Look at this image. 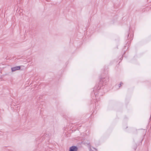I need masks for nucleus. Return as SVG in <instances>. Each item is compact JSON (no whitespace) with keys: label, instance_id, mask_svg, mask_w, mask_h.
I'll use <instances>...</instances> for the list:
<instances>
[{"label":"nucleus","instance_id":"obj_2","mask_svg":"<svg viewBox=\"0 0 151 151\" xmlns=\"http://www.w3.org/2000/svg\"><path fill=\"white\" fill-rule=\"evenodd\" d=\"M20 69V67L19 66H16L11 68L12 72L15 71L17 70H19Z\"/></svg>","mask_w":151,"mask_h":151},{"label":"nucleus","instance_id":"obj_3","mask_svg":"<svg viewBox=\"0 0 151 151\" xmlns=\"http://www.w3.org/2000/svg\"><path fill=\"white\" fill-rule=\"evenodd\" d=\"M123 83L122 82H120V83L119 84V87H120L122 85H123Z\"/></svg>","mask_w":151,"mask_h":151},{"label":"nucleus","instance_id":"obj_1","mask_svg":"<svg viewBox=\"0 0 151 151\" xmlns=\"http://www.w3.org/2000/svg\"><path fill=\"white\" fill-rule=\"evenodd\" d=\"M78 149V147L76 146H72L70 148L69 151H76Z\"/></svg>","mask_w":151,"mask_h":151}]
</instances>
